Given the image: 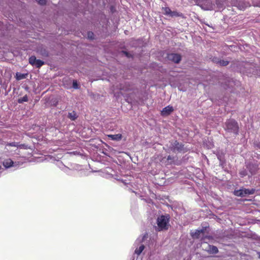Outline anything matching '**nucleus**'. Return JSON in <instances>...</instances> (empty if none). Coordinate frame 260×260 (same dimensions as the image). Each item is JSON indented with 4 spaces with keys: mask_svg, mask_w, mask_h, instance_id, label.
I'll return each instance as SVG.
<instances>
[{
    "mask_svg": "<svg viewBox=\"0 0 260 260\" xmlns=\"http://www.w3.org/2000/svg\"><path fill=\"white\" fill-rule=\"evenodd\" d=\"M170 220L169 215L167 216L161 215L158 216L157 219L158 231L167 230L169 229V222Z\"/></svg>",
    "mask_w": 260,
    "mask_h": 260,
    "instance_id": "nucleus-1",
    "label": "nucleus"
},
{
    "mask_svg": "<svg viewBox=\"0 0 260 260\" xmlns=\"http://www.w3.org/2000/svg\"><path fill=\"white\" fill-rule=\"evenodd\" d=\"M225 125L228 129L238 134L239 129L238 123L236 120L230 119L225 122Z\"/></svg>",
    "mask_w": 260,
    "mask_h": 260,
    "instance_id": "nucleus-2",
    "label": "nucleus"
},
{
    "mask_svg": "<svg viewBox=\"0 0 260 260\" xmlns=\"http://www.w3.org/2000/svg\"><path fill=\"white\" fill-rule=\"evenodd\" d=\"M167 57L169 60L175 63H179L181 59V56L178 53H169Z\"/></svg>",
    "mask_w": 260,
    "mask_h": 260,
    "instance_id": "nucleus-3",
    "label": "nucleus"
},
{
    "mask_svg": "<svg viewBox=\"0 0 260 260\" xmlns=\"http://www.w3.org/2000/svg\"><path fill=\"white\" fill-rule=\"evenodd\" d=\"M183 145L182 143H179L177 141H175L174 143L173 148L172 149L173 151L181 152L184 150Z\"/></svg>",
    "mask_w": 260,
    "mask_h": 260,
    "instance_id": "nucleus-4",
    "label": "nucleus"
},
{
    "mask_svg": "<svg viewBox=\"0 0 260 260\" xmlns=\"http://www.w3.org/2000/svg\"><path fill=\"white\" fill-rule=\"evenodd\" d=\"M174 111L173 107L171 106H168L162 109L161 114L162 116H167L170 115Z\"/></svg>",
    "mask_w": 260,
    "mask_h": 260,
    "instance_id": "nucleus-5",
    "label": "nucleus"
},
{
    "mask_svg": "<svg viewBox=\"0 0 260 260\" xmlns=\"http://www.w3.org/2000/svg\"><path fill=\"white\" fill-rule=\"evenodd\" d=\"M206 227L203 228L201 230H197L194 233H191V236L194 239H199L201 234H204L206 230Z\"/></svg>",
    "mask_w": 260,
    "mask_h": 260,
    "instance_id": "nucleus-6",
    "label": "nucleus"
},
{
    "mask_svg": "<svg viewBox=\"0 0 260 260\" xmlns=\"http://www.w3.org/2000/svg\"><path fill=\"white\" fill-rule=\"evenodd\" d=\"M132 89V87L128 83H125L124 85L121 84L120 86V91H131Z\"/></svg>",
    "mask_w": 260,
    "mask_h": 260,
    "instance_id": "nucleus-7",
    "label": "nucleus"
},
{
    "mask_svg": "<svg viewBox=\"0 0 260 260\" xmlns=\"http://www.w3.org/2000/svg\"><path fill=\"white\" fill-rule=\"evenodd\" d=\"M208 248H209L207 251L210 254H217L219 251L218 249L216 246L209 245Z\"/></svg>",
    "mask_w": 260,
    "mask_h": 260,
    "instance_id": "nucleus-8",
    "label": "nucleus"
},
{
    "mask_svg": "<svg viewBox=\"0 0 260 260\" xmlns=\"http://www.w3.org/2000/svg\"><path fill=\"white\" fill-rule=\"evenodd\" d=\"M108 137L112 140L120 141L122 139V135L117 134L114 135H108Z\"/></svg>",
    "mask_w": 260,
    "mask_h": 260,
    "instance_id": "nucleus-9",
    "label": "nucleus"
},
{
    "mask_svg": "<svg viewBox=\"0 0 260 260\" xmlns=\"http://www.w3.org/2000/svg\"><path fill=\"white\" fill-rule=\"evenodd\" d=\"M213 60L214 61L218 63L219 64H220L221 66H226L229 63V61L219 59L217 58H213Z\"/></svg>",
    "mask_w": 260,
    "mask_h": 260,
    "instance_id": "nucleus-10",
    "label": "nucleus"
},
{
    "mask_svg": "<svg viewBox=\"0 0 260 260\" xmlns=\"http://www.w3.org/2000/svg\"><path fill=\"white\" fill-rule=\"evenodd\" d=\"M242 191H243V197H244L247 194H254L255 192V189H254V188H252V189L243 188Z\"/></svg>",
    "mask_w": 260,
    "mask_h": 260,
    "instance_id": "nucleus-11",
    "label": "nucleus"
},
{
    "mask_svg": "<svg viewBox=\"0 0 260 260\" xmlns=\"http://www.w3.org/2000/svg\"><path fill=\"white\" fill-rule=\"evenodd\" d=\"M13 161L11 159H7L4 161L3 166L6 168H10L13 165Z\"/></svg>",
    "mask_w": 260,
    "mask_h": 260,
    "instance_id": "nucleus-12",
    "label": "nucleus"
},
{
    "mask_svg": "<svg viewBox=\"0 0 260 260\" xmlns=\"http://www.w3.org/2000/svg\"><path fill=\"white\" fill-rule=\"evenodd\" d=\"M77 117V114L75 111L68 113V118L71 120H75Z\"/></svg>",
    "mask_w": 260,
    "mask_h": 260,
    "instance_id": "nucleus-13",
    "label": "nucleus"
},
{
    "mask_svg": "<svg viewBox=\"0 0 260 260\" xmlns=\"http://www.w3.org/2000/svg\"><path fill=\"white\" fill-rule=\"evenodd\" d=\"M145 249V246L143 245H141L138 248H137L135 250V253L137 255H140L142 252Z\"/></svg>",
    "mask_w": 260,
    "mask_h": 260,
    "instance_id": "nucleus-14",
    "label": "nucleus"
},
{
    "mask_svg": "<svg viewBox=\"0 0 260 260\" xmlns=\"http://www.w3.org/2000/svg\"><path fill=\"white\" fill-rule=\"evenodd\" d=\"M44 63V62L43 60H42L41 59H36V61L35 62V66L37 68H41V67L43 66Z\"/></svg>",
    "mask_w": 260,
    "mask_h": 260,
    "instance_id": "nucleus-15",
    "label": "nucleus"
},
{
    "mask_svg": "<svg viewBox=\"0 0 260 260\" xmlns=\"http://www.w3.org/2000/svg\"><path fill=\"white\" fill-rule=\"evenodd\" d=\"M27 76V74H23L19 73V72H17L16 74V78L17 80H20L26 78Z\"/></svg>",
    "mask_w": 260,
    "mask_h": 260,
    "instance_id": "nucleus-16",
    "label": "nucleus"
},
{
    "mask_svg": "<svg viewBox=\"0 0 260 260\" xmlns=\"http://www.w3.org/2000/svg\"><path fill=\"white\" fill-rule=\"evenodd\" d=\"M28 101V98L27 95L23 96V97L18 99V103H22L23 102H27Z\"/></svg>",
    "mask_w": 260,
    "mask_h": 260,
    "instance_id": "nucleus-17",
    "label": "nucleus"
},
{
    "mask_svg": "<svg viewBox=\"0 0 260 260\" xmlns=\"http://www.w3.org/2000/svg\"><path fill=\"white\" fill-rule=\"evenodd\" d=\"M234 194L235 196L238 197H243L242 189H240L239 190H235L234 192Z\"/></svg>",
    "mask_w": 260,
    "mask_h": 260,
    "instance_id": "nucleus-18",
    "label": "nucleus"
},
{
    "mask_svg": "<svg viewBox=\"0 0 260 260\" xmlns=\"http://www.w3.org/2000/svg\"><path fill=\"white\" fill-rule=\"evenodd\" d=\"M36 58L35 56H31L29 58V62L31 65L35 66Z\"/></svg>",
    "mask_w": 260,
    "mask_h": 260,
    "instance_id": "nucleus-19",
    "label": "nucleus"
},
{
    "mask_svg": "<svg viewBox=\"0 0 260 260\" xmlns=\"http://www.w3.org/2000/svg\"><path fill=\"white\" fill-rule=\"evenodd\" d=\"M164 14L168 15H170L171 14V10L170 8L166 7L164 8Z\"/></svg>",
    "mask_w": 260,
    "mask_h": 260,
    "instance_id": "nucleus-20",
    "label": "nucleus"
},
{
    "mask_svg": "<svg viewBox=\"0 0 260 260\" xmlns=\"http://www.w3.org/2000/svg\"><path fill=\"white\" fill-rule=\"evenodd\" d=\"M167 160L168 161V164H171L172 161H174V157L169 155L167 157Z\"/></svg>",
    "mask_w": 260,
    "mask_h": 260,
    "instance_id": "nucleus-21",
    "label": "nucleus"
},
{
    "mask_svg": "<svg viewBox=\"0 0 260 260\" xmlns=\"http://www.w3.org/2000/svg\"><path fill=\"white\" fill-rule=\"evenodd\" d=\"M170 16H171L172 17H173V16H179L180 14L177 12L172 11H171V15H170Z\"/></svg>",
    "mask_w": 260,
    "mask_h": 260,
    "instance_id": "nucleus-22",
    "label": "nucleus"
},
{
    "mask_svg": "<svg viewBox=\"0 0 260 260\" xmlns=\"http://www.w3.org/2000/svg\"><path fill=\"white\" fill-rule=\"evenodd\" d=\"M8 146L11 147H18V143L15 142L9 143L7 144Z\"/></svg>",
    "mask_w": 260,
    "mask_h": 260,
    "instance_id": "nucleus-23",
    "label": "nucleus"
},
{
    "mask_svg": "<svg viewBox=\"0 0 260 260\" xmlns=\"http://www.w3.org/2000/svg\"><path fill=\"white\" fill-rule=\"evenodd\" d=\"M87 36H88V37L89 39H93L94 34H93V32H92L91 31H89L87 33Z\"/></svg>",
    "mask_w": 260,
    "mask_h": 260,
    "instance_id": "nucleus-24",
    "label": "nucleus"
},
{
    "mask_svg": "<svg viewBox=\"0 0 260 260\" xmlns=\"http://www.w3.org/2000/svg\"><path fill=\"white\" fill-rule=\"evenodd\" d=\"M38 3L41 5H44L46 4V0H37Z\"/></svg>",
    "mask_w": 260,
    "mask_h": 260,
    "instance_id": "nucleus-25",
    "label": "nucleus"
},
{
    "mask_svg": "<svg viewBox=\"0 0 260 260\" xmlns=\"http://www.w3.org/2000/svg\"><path fill=\"white\" fill-rule=\"evenodd\" d=\"M73 85L75 88H78V83L77 82V81H73Z\"/></svg>",
    "mask_w": 260,
    "mask_h": 260,
    "instance_id": "nucleus-26",
    "label": "nucleus"
},
{
    "mask_svg": "<svg viewBox=\"0 0 260 260\" xmlns=\"http://www.w3.org/2000/svg\"><path fill=\"white\" fill-rule=\"evenodd\" d=\"M239 174L241 177H243L246 175L245 171H242Z\"/></svg>",
    "mask_w": 260,
    "mask_h": 260,
    "instance_id": "nucleus-27",
    "label": "nucleus"
},
{
    "mask_svg": "<svg viewBox=\"0 0 260 260\" xmlns=\"http://www.w3.org/2000/svg\"><path fill=\"white\" fill-rule=\"evenodd\" d=\"M123 52L124 54H125V55H126V56H128V53L127 52H126V51H123Z\"/></svg>",
    "mask_w": 260,
    "mask_h": 260,
    "instance_id": "nucleus-28",
    "label": "nucleus"
},
{
    "mask_svg": "<svg viewBox=\"0 0 260 260\" xmlns=\"http://www.w3.org/2000/svg\"><path fill=\"white\" fill-rule=\"evenodd\" d=\"M0 169H1V166H0Z\"/></svg>",
    "mask_w": 260,
    "mask_h": 260,
    "instance_id": "nucleus-29",
    "label": "nucleus"
}]
</instances>
